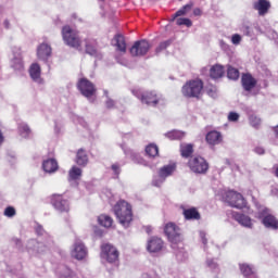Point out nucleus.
Wrapping results in <instances>:
<instances>
[{"label":"nucleus","instance_id":"f257e3e1","mask_svg":"<svg viewBox=\"0 0 278 278\" xmlns=\"http://www.w3.org/2000/svg\"><path fill=\"white\" fill-rule=\"evenodd\" d=\"M113 210L117 220L123 225V227H129V225H131V220H134L131 204L125 200H119L114 205Z\"/></svg>","mask_w":278,"mask_h":278},{"label":"nucleus","instance_id":"f03ea898","mask_svg":"<svg viewBox=\"0 0 278 278\" xmlns=\"http://www.w3.org/2000/svg\"><path fill=\"white\" fill-rule=\"evenodd\" d=\"M203 80L200 78L187 80L181 87V93L186 99H201L203 96Z\"/></svg>","mask_w":278,"mask_h":278},{"label":"nucleus","instance_id":"7ed1b4c3","mask_svg":"<svg viewBox=\"0 0 278 278\" xmlns=\"http://www.w3.org/2000/svg\"><path fill=\"white\" fill-rule=\"evenodd\" d=\"M62 38L67 47H72V49H81V37H79V31L73 29V27L68 25L63 26Z\"/></svg>","mask_w":278,"mask_h":278},{"label":"nucleus","instance_id":"20e7f679","mask_svg":"<svg viewBox=\"0 0 278 278\" xmlns=\"http://www.w3.org/2000/svg\"><path fill=\"white\" fill-rule=\"evenodd\" d=\"M132 94L134 97L139 99L141 103H144V105H150L152 108H157L160 101H162V97L153 90L141 92L140 90L135 89L132 90Z\"/></svg>","mask_w":278,"mask_h":278},{"label":"nucleus","instance_id":"39448f33","mask_svg":"<svg viewBox=\"0 0 278 278\" xmlns=\"http://www.w3.org/2000/svg\"><path fill=\"white\" fill-rule=\"evenodd\" d=\"M164 233L172 244H179L184 242V235L181 233V228L177 224L169 222L164 227Z\"/></svg>","mask_w":278,"mask_h":278},{"label":"nucleus","instance_id":"423d86ee","mask_svg":"<svg viewBox=\"0 0 278 278\" xmlns=\"http://www.w3.org/2000/svg\"><path fill=\"white\" fill-rule=\"evenodd\" d=\"M187 166L190 168L192 173L197 175H205L207 170H210V163L202 156H193L189 159Z\"/></svg>","mask_w":278,"mask_h":278},{"label":"nucleus","instance_id":"0eeeda50","mask_svg":"<svg viewBox=\"0 0 278 278\" xmlns=\"http://www.w3.org/2000/svg\"><path fill=\"white\" fill-rule=\"evenodd\" d=\"M225 201L230 207H236L237 210L247 207V199L238 191L230 190L226 192Z\"/></svg>","mask_w":278,"mask_h":278},{"label":"nucleus","instance_id":"6e6552de","mask_svg":"<svg viewBox=\"0 0 278 278\" xmlns=\"http://www.w3.org/2000/svg\"><path fill=\"white\" fill-rule=\"evenodd\" d=\"M76 88L83 97H86V99H90L97 94V86H94L88 78L78 79Z\"/></svg>","mask_w":278,"mask_h":278},{"label":"nucleus","instance_id":"1a4fd4ad","mask_svg":"<svg viewBox=\"0 0 278 278\" xmlns=\"http://www.w3.org/2000/svg\"><path fill=\"white\" fill-rule=\"evenodd\" d=\"M51 205L61 213H68L71 212V202L68 199L62 194L54 193L50 197Z\"/></svg>","mask_w":278,"mask_h":278},{"label":"nucleus","instance_id":"9d476101","mask_svg":"<svg viewBox=\"0 0 278 278\" xmlns=\"http://www.w3.org/2000/svg\"><path fill=\"white\" fill-rule=\"evenodd\" d=\"M119 255H121V253L118 252L116 247H114L113 244L104 243L101 245V257L106 260V262H109V264H116Z\"/></svg>","mask_w":278,"mask_h":278},{"label":"nucleus","instance_id":"9b49d317","mask_svg":"<svg viewBox=\"0 0 278 278\" xmlns=\"http://www.w3.org/2000/svg\"><path fill=\"white\" fill-rule=\"evenodd\" d=\"M150 49H151V43H149V41L146 39H141V40L135 41V43L131 46L129 51L132 58H142L143 55H147V53H149Z\"/></svg>","mask_w":278,"mask_h":278},{"label":"nucleus","instance_id":"f8f14e48","mask_svg":"<svg viewBox=\"0 0 278 278\" xmlns=\"http://www.w3.org/2000/svg\"><path fill=\"white\" fill-rule=\"evenodd\" d=\"M175 170H177V163H170L168 165H164L157 172L160 180H153V186L160 188L164 181H166L167 177H170Z\"/></svg>","mask_w":278,"mask_h":278},{"label":"nucleus","instance_id":"ddd939ff","mask_svg":"<svg viewBox=\"0 0 278 278\" xmlns=\"http://www.w3.org/2000/svg\"><path fill=\"white\" fill-rule=\"evenodd\" d=\"M71 255L74 260H78V262H81V260H86L88 257V249L81 242V240H76L73 244Z\"/></svg>","mask_w":278,"mask_h":278},{"label":"nucleus","instance_id":"4468645a","mask_svg":"<svg viewBox=\"0 0 278 278\" xmlns=\"http://www.w3.org/2000/svg\"><path fill=\"white\" fill-rule=\"evenodd\" d=\"M164 249V240L160 237H151L148 240L147 250L149 253H160Z\"/></svg>","mask_w":278,"mask_h":278},{"label":"nucleus","instance_id":"2eb2a0df","mask_svg":"<svg viewBox=\"0 0 278 278\" xmlns=\"http://www.w3.org/2000/svg\"><path fill=\"white\" fill-rule=\"evenodd\" d=\"M241 84L245 92H251V90L257 86V79H255L253 75L245 73L241 76Z\"/></svg>","mask_w":278,"mask_h":278},{"label":"nucleus","instance_id":"dca6fc26","mask_svg":"<svg viewBox=\"0 0 278 278\" xmlns=\"http://www.w3.org/2000/svg\"><path fill=\"white\" fill-rule=\"evenodd\" d=\"M205 141L210 147H216L223 142V134L217 130H211L205 136Z\"/></svg>","mask_w":278,"mask_h":278},{"label":"nucleus","instance_id":"f3484780","mask_svg":"<svg viewBox=\"0 0 278 278\" xmlns=\"http://www.w3.org/2000/svg\"><path fill=\"white\" fill-rule=\"evenodd\" d=\"M232 218L239 223V225H242V227H247L248 229H253V222L251 217L248 215H244L242 213L232 212Z\"/></svg>","mask_w":278,"mask_h":278},{"label":"nucleus","instance_id":"a211bd4d","mask_svg":"<svg viewBox=\"0 0 278 278\" xmlns=\"http://www.w3.org/2000/svg\"><path fill=\"white\" fill-rule=\"evenodd\" d=\"M182 216L185 220H201V213L194 206L189 208L182 207Z\"/></svg>","mask_w":278,"mask_h":278},{"label":"nucleus","instance_id":"6ab92c4d","mask_svg":"<svg viewBox=\"0 0 278 278\" xmlns=\"http://www.w3.org/2000/svg\"><path fill=\"white\" fill-rule=\"evenodd\" d=\"M113 46L116 47V51L119 53H127V41L125 40V36L121 34H116L113 38Z\"/></svg>","mask_w":278,"mask_h":278},{"label":"nucleus","instance_id":"aec40b11","mask_svg":"<svg viewBox=\"0 0 278 278\" xmlns=\"http://www.w3.org/2000/svg\"><path fill=\"white\" fill-rule=\"evenodd\" d=\"M254 10H257L260 16H266V13L270 10V1L257 0L253 4Z\"/></svg>","mask_w":278,"mask_h":278},{"label":"nucleus","instance_id":"412c9836","mask_svg":"<svg viewBox=\"0 0 278 278\" xmlns=\"http://www.w3.org/2000/svg\"><path fill=\"white\" fill-rule=\"evenodd\" d=\"M179 151L181 157H185V160L194 157L192 156L194 154V143H180Z\"/></svg>","mask_w":278,"mask_h":278},{"label":"nucleus","instance_id":"4be33fe9","mask_svg":"<svg viewBox=\"0 0 278 278\" xmlns=\"http://www.w3.org/2000/svg\"><path fill=\"white\" fill-rule=\"evenodd\" d=\"M262 224L267 229H274V230L278 229V219L277 217H275V215H271V214L265 215L262 219Z\"/></svg>","mask_w":278,"mask_h":278},{"label":"nucleus","instance_id":"5701e85b","mask_svg":"<svg viewBox=\"0 0 278 278\" xmlns=\"http://www.w3.org/2000/svg\"><path fill=\"white\" fill-rule=\"evenodd\" d=\"M37 58L39 60H47L51 58V46L41 43L37 49Z\"/></svg>","mask_w":278,"mask_h":278},{"label":"nucleus","instance_id":"b1692460","mask_svg":"<svg viewBox=\"0 0 278 278\" xmlns=\"http://www.w3.org/2000/svg\"><path fill=\"white\" fill-rule=\"evenodd\" d=\"M210 77L211 79H220L225 77V66L220 64H215L210 70Z\"/></svg>","mask_w":278,"mask_h":278},{"label":"nucleus","instance_id":"393cba45","mask_svg":"<svg viewBox=\"0 0 278 278\" xmlns=\"http://www.w3.org/2000/svg\"><path fill=\"white\" fill-rule=\"evenodd\" d=\"M42 168L46 173H55L59 168L58 161L55 159H48L43 161Z\"/></svg>","mask_w":278,"mask_h":278},{"label":"nucleus","instance_id":"a878e982","mask_svg":"<svg viewBox=\"0 0 278 278\" xmlns=\"http://www.w3.org/2000/svg\"><path fill=\"white\" fill-rule=\"evenodd\" d=\"M194 8V2H189L178 10L174 15H172V21L179 18V16H186Z\"/></svg>","mask_w":278,"mask_h":278},{"label":"nucleus","instance_id":"bb28decb","mask_svg":"<svg viewBox=\"0 0 278 278\" xmlns=\"http://www.w3.org/2000/svg\"><path fill=\"white\" fill-rule=\"evenodd\" d=\"M76 164L78 166H87L88 165V154L86 150L79 149L76 153Z\"/></svg>","mask_w":278,"mask_h":278},{"label":"nucleus","instance_id":"cd10ccee","mask_svg":"<svg viewBox=\"0 0 278 278\" xmlns=\"http://www.w3.org/2000/svg\"><path fill=\"white\" fill-rule=\"evenodd\" d=\"M98 223L101 225V227H105L106 229H110L112 225H114V219L106 214H102L98 217Z\"/></svg>","mask_w":278,"mask_h":278},{"label":"nucleus","instance_id":"c85d7f7f","mask_svg":"<svg viewBox=\"0 0 278 278\" xmlns=\"http://www.w3.org/2000/svg\"><path fill=\"white\" fill-rule=\"evenodd\" d=\"M85 51L88 55H91L92 58H99V50H97V46L92 45L90 40H85Z\"/></svg>","mask_w":278,"mask_h":278},{"label":"nucleus","instance_id":"c756f323","mask_svg":"<svg viewBox=\"0 0 278 278\" xmlns=\"http://www.w3.org/2000/svg\"><path fill=\"white\" fill-rule=\"evenodd\" d=\"M29 75L34 81H37V79L41 75L40 65L38 63H33L29 67Z\"/></svg>","mask_w":278,"mask_h":278},{"label":"nucleus","instance_id":"7c9ffc66","mask_svg":"<svg viewBox=\"0 0 278 278\" xmlns=\"http://www.w3.org/2000/svg\"><path fill=\"white\" fill-rule=\"evenodd\" d=\"M227 77L228 79H232L233 81H236L240 79V71L231 65H228Z\"/></svg>","mask_w":278,"mask_h":278},{"label":"nucleus","instance_id":"2f4dec72","mask_svg":"<svg viewBox=\"0 0 278 278\" xmlns=\"http://www.w3.org/2000/svg\"><path fill=\"white\" fill-rule=\"evenodd\" d=\"M186 137V132L181 130H172L166 134V138L169 140H182Z\"/></svg>","mask_w":278,"mask_h":278},{"label":"nucleus","instance_id":"473e14b6","mask_svg":"<svg viewBox=\"0 0 278 278\" xmlns=\"http://www.w3.org/2000/svg\"><path fill=\"white\" fill-rule=\"evenodd\" d=\"M146 153L150 157H157V155H160V148H157L156 144L151 143V144L147 146Z\"/></svg>","mask_w":278,"mask_h":278},{"label":"nucleus","instance_id":"72a5a7b5","mask_svg":"<svg viewBox=\"0 0 278 278\" xmlns=\"http://www.w3.org/2000/svg\"><path fill=\"white\" fill-rule=\"evenodd\" d=\"M249 123L254 129H260V127H262V118L255 114L249 116Z\"/></svg>","mask_w":278,"mask_h":278},{"label":"nucleus","instance_id":"f704fd0d","mask_svg":"<svg viewBox=\"0 0 278 278\" xmlns=\"http://www.w3.org/2000/svg\"><path fill=\"white\" fill-rule=\"evenodd\" d=\"M240 270H241V273L244 277H254L255 278V274L253 273V268H251V266H249L248 264H241L240 265Z\"/></svg>","mask_w":278,"mask_h":278},{"label":"nucleus","instance_id":"c9c22d12","mask_svg":"<svg viewBox=\"0 0 278 278\" xmlns=\"http://www.w3.org/2000/svg\"><path fill=\"white\" fill-rule=\"evenodd\" d=\"M68 175H70V179L75 181L76 179H78L81 176V168H79L77 166H73L70 169Z\"/></svg>","mask_w":278,"mask_h":278},{"label":"nucleus","instance_id":"e433bc0d","mask_svg":"<svg viewBox=\"0 0 278 278\" xmlns=\"http://www.w3.org/2000/svg\"><path fill=\"white\" fill-rule=\"evenodd\" d=\"M18 131L23 138H29V134H31V129L27 124H21L18 126Z\"/></svg>","mask_w":278,"mask_h":278},{"label":"nucleus","instance_id":"4c0bfd02","mask_svg":"<svg viewBox=\"0 0 278 278\" xmlns=\"http://www.w3.org/2000/svg\"><path fill=\"white\" fill-rule=\"evenodd\" d=\"M169 45H173V39L162 41L156 48V53H162V51H165V49H168Z\"/></svg>","mask_w":278,"mask_h":278},{"label":"nucleus","instance_id":"58836bf2","mask_svg":"<svg viewBox=\"0 0 278 278\" xmlns=\"http://www.w3.org/2000/svg\"><path fill=\"white\" fill-rule=\"evenodd\" d=\"M176 25H186V27H192V21L187 17H179L176 20Z\"/></svg>","mask_w":278,"mask_h":278},{"label":"nucleus","instance_id":"ea45409f","mask_svg":"<svg viewBox=\"0 0 278 278\" xmlns=\"http://www.w3.org/2000/svg\"><path fill=\"white\" fill-rule=\"evenodd\" d=\"M4 216H7L8 218H13V216H16V208H14L13 206H8L4 210Z\"/></svg>","mask_w":278,"mask_h":278},{"label":"nucleus","instance_id":"a19ab883","mask_svg":"<svg viewBox=\"0 0 278 278\" xmlns=\"http://www.w3.org/2000/svg\"><path fill=\"white\" fill-rule=\"evenodd\" d=\"M239 118H240V114H238V113H236V112H230V113L228 114V121H229L230 123H236V122L239 121Z\"/></svg>","mask_w":278,"mask_h":278},{"label":"nucleus","instance_id":"79ce46f5","mask_svg":"<svg viewBox=\"0 0 278 278\" xmlns=\"http://www.w3.org/2000/svg\"><path fill=\"white\" fill-rule=\"evenodd\" d=\"M241 41H242V37H240V35L238 34L232 35V38H231L232 45H240Z\"/></svg>","mask_w":278,"mask_h":278},{"label":"nucleus","instance_id":"37998d69","mask_svg":"<svg viewBox=\"0 0 278 278\" xmlns=\"http://www.w3.org/2000/svg\"><path fill=\"white\" fill-rule=\"evenodd\" d=\"M114 175H116V177H118L121 175V166L118 164H113L111 166Z\"/></svg>","mask_w":278,"mask_h":278},{"label":"nucleus","instance_id":"c03bdc74","mask_svg":"<svg viewBox=\"0 0 278 278\" xmlns=\"http://www.w3.org/2000/svg\"><path fill=\"white\" fill-rule=\"evenodd\" d=\"M105 105H106L108 110H112V108H115L116 103L114 102V100L109 99V100H106Z\"/></svg>","mask_w":278,"mask_h":278},{"label":"nucleus","instance_id":"a18cd8bd","mask_svg":"<svg viewBox=\"0 0 278 278\" xmlns=\"http://www.w3.org/2000/svg\"><path fill=\"white\" fill-rule=\"evenodd\" d=\"M254 151H255V153H257V155H264V153H266V151L262 147L255 148Z\"/></svg>","mask_w":278,"mask_h":278},{"label":"nucleus","instance_id":"49530a36","mask_svg":"<svg viewBox=\"0 0 278 278\" xmlns=\"http://www.w3.org/2000/svg\"><path fill=\"white\" fill-rule=\"evenodd\" d=\"M193 15L194 16H202L203 15V11L201 9H199V8H195L193 10Z\"/></svg>","mask_w":278,"mask_h":278},{"label":"nucleus","instance_id":"de8ad7c7","mask_svg":"<svg viewBox=\"0 0 278 278\" xmlns=\"http://www.w3.org/2000/svg\"><path fill=\"white\" fill-rule=\"evenodd\" d=\"M242 29L245 36H251V28L249 26H243Z\"/></svg>","mask_w":278,"mask_h":278},{"label":"nucleus","instance_id":"09e8293b","mask_svg":"<svg viewBox=\"0 0 278 278\" xmlns=\"http://www.w3.org/2000/svg\"><path fill=\"white\" fill-rule=\"evenodd\" d=\"M4 140H5V137H3V131H1L0 129V146L3 144Z\"/></svg>","mask_w":278,"mask_h":278},{"label":"nucleus","instance_id":"8fccbe9b","mask_svg":"<svg viewBox=\"0 0 278 278\" xmlns=\"http://www.w3.org/2000/svg\"><path fill=\"white\" fill-rule=\"evenodd\" d=\"M273 131H274L276 138H278V125L273 127Z\"/></svg>","mask_w":278,"mask_h":278},{"label":"nucleus","instance_id":"3c124183","mask_svg":"<svg viewBox=\"0 0 278 278\" xmlns=\"http://www.w3.org/2000/svg\"><path fill=\"white\" fill-rule=\"evenodd\" d=\"M274 175L278 178V165L274 166Z\"/></svg>","mask_w":278,"mask_h":278},{"label":"nucleus","instance_id":"603ef678","mask_svg":"<svg viewBox=\"0 0 278 278\" xmlns=\"http://www.w3.org/2000/svg\"><path fill=\"white\" fill-rule=\"evenodd\" d=\"M207 93H208L211 97H214V94H215L214 91H212V90H208Z\"/></svg>","mask_w":278,"mask_h":278},{"label":"nucleus","instance_id":"864d4df0","mask_svg":"<svg viewBox=\"0 0 278 278\" xmlns=\"http://www.w3.org/2000/svg\"><path fill=\"white\" fill-rule=\"evenodd\" d=\"M268 212V210H264L262 213H261V216H264V214H266Z\"/></svg>","mask_w":278,"mask_h":278},{"label":"nucleus","instance_id":"5fc2aeb1","mask_svg":"<svg viewBox=\"0 0 278 278\" xmlns=\"http://www.w3.org/2000/svg\"><path fill=\"white\" fill-rule=\"evenodd\" d=\"M4 25H5V27H10V22L5 21Z\"/></svg>","mask_w":278,"mask_h":278},{"label":"nucleus","instance_id":"6e6d98bb","mask_svg":"<svg viewBox=\"0 0 278 278\" xmlns=\"http://www.w3.org/2000/svg\"><path fill=\"white\" fill-rule=\"evenodd\" d=\"M15 244H20L21 245V240L20 239H15Z\"/></svg>","mask_w":278,"mask_h":278},{"label":"nucleus","instance_id":"4d7b16f0","mask_svg":"<svg viewBox=\"0 0 278 278\" xmlns=\"http://www.w3.org/2000/svg\"><path fill=\"white\" fill-rule=\"evenodd\" d=\"M202 242L203 244H207V239L203 238Z\"/></svg>","mask_w":278,"mask_h":278},{"label":"nucleus","instance_id":"13d9d810","mask_svg":"<svg viewBox=\"0 0 278 278\" xmlns=\"http://www.w3.org/2000/svg\"><path fill=\"white\" fill-rule=\"evenodd\" d=\"M20 68H23V63L22 62H20Z\"/></svg>","mask_w":278,"mask_h":278}]
</instances>
